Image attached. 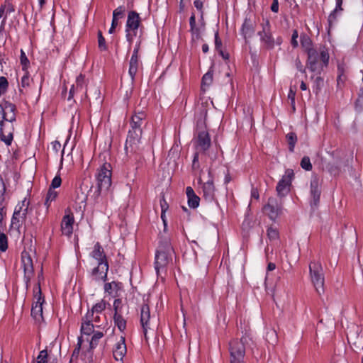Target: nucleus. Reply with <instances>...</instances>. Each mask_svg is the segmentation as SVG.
<instances>
[{
    "label": "nucleus",
    "instance_id": "nucleus-1",
    "mask_svg": "<svg viewBox=\"0 0 363 363\" xmlns=\"http://www.w3.org/2000/svg\"><path fill=\"white\" fill-rule=\"evenodd\" d=\"M15 106L8 101L0 103V140L10 145L12 139L11 124L16 120Z\"/></svg>",
    "mask_w": 363,
    "mask_h": 363
},
{
    "label": "nucleus",
    "instance_id": "nucleus-2",
    "mask_svg": "<svg viewBox=\"0 0 363 363\" xmlns=\"http://www.w3.org/2000/svg\"><path fill=\"white\" fill-rule=\"evenodd\" d=\"M145 118L143 113H138L132 116L131 130H129L125 144L126 152H135L138 149V145L142 135L141 125Z\"/></svg>",
    "mask_w": 363,
    "mask_h": 363
},
{
    "label": "nucleus",
    "instance_id": "nucleus-3",
    "mask_svg": "<svg viewBox=\"0 0 363 363\" xmlns=\"http://www.w3.org/2000/svg\"><path fill=\"white\" fill-rule=\"evenodd\" d=\"M174 250L169 241H164L160 244L155 254V270L159 274L169 265L172 260Z\"/></svg>",
    "mask_w": 363,
    "mask_h": 363
},
{
    "label": "nucleus",
    "instance_id": "nucleus-4",
    "mask_svg": "<svg viewBox=\"0 0 363 363\" xmlns=\"http://www.w3.org/2000/svg\"><path fill=\"white\" fill-rule=\"evenodd\" d=\"M262 30L258 31L257 35L259 37L261 46L265 49L272 50L275 45H280L282 43V38L273 36L271 30V26L267 19L263 21L261 23Z\"/></svg>",
    "mask_w": 363,
    "mask_h": 363
},
{
    "label": "nucleus",
    "instance_id": "nucleus-5",
    "mask_svg": "<svg viewBox=\"0 0 363 363\" xmlns=\"http://www.w3.org/2000/svg\"><path fill=\"white\" fill-rule=\"evenodd\" d=\"M141 23V18L138 13L134 11L128 12L125 23V38L129 43L130 49L134 39L138 36V29Z\"/></svg>",
    "mask_w": 363,
    "mask_h": 363
},
{
    "label": "nucleus",
    "instance_id": "nucleus-6",
    "mask_svg": "<svg viewBox=\"0 0 363 363\" xmlns=\"http://www.w3.org/2000/svg\"><path fill=\"white\" fill-rule=\"evenodd\" d=\"M97 187L99 193L107 191L111 186V165L104 162L100 165L96 174Z\"/></svg>",
    "mask_w": 363,
    "mask_h": 363
},
{
    "label": "nucleus",
    "instance_id": "nucleus-7",
    "mask_svg": "<svg viewBox=\"0 0 363 363\" xmlns=\"http://www.w3.org/2000/svg\"><path fill=\"white\" fill-rule=\"evenodd\" d=\"M249 341V337L244 336L230 343V363H244L245 347Z\"/></svg>",
    "mask_w": 363,
    "mask_h": 363
},
{
    "label": "nucleus",
    "instance_id": "nucleus-8",
    "mask_svg": "<svg viewBox=\"0 0 363 363\" xmlns=\"http://www.w3.org/2000/svg\"><path fill=\"white\" fill-rule=\"evenodd\" d=\"M311 280L318 294L324 292V274L319 262L313 261L309 264Z\"/></svg>",
    "mask_w": 363,
    "mask_h": 363
},
{
    "label": "nucleus",
    "instance_id": "nucleus-9",
    "mask_svg": "<svg viewBox=\"0 0 363 363\" xmlns=\"http://www.w3.org/2000/svg\"><path fill=\"white\" fill-rule=\"evenodd\" d=\"M34 302L31 308V315L38 322L43 319V304L44 298L42 296L40 284H38L33 289Z\"/></svg>",
    "mask_w": 363,
    "mask_h": 363
},
{
    "label": "nucleus",
    "instance_id": "nucleus-10",
    "mask_svg": "<svg viewBox=\"0 0 363 363\" xmlns=\"http://www.w3.org/2000/svg\"><path fill=\"white\" fill-rule=\"evenodd\" d=\"M28 201L24 199L21 203H18L14 210L11 218V227L19 230L26 219L28 212Z\"/></svg>",
    "mask_w": 363,
    "mask_h": 363
},
{
    "label": "nucleus",
    "instance_id": "nucleus-11",
    "mask_svg": "<svg viewBox=\"0 0 363 363\" xmlns=\"http://www.w3.org/2000/svg\"><path fill=\"white\" fill-rule=\"evenodd\" d=\"M264 211L271 220H275L282 214V205L277 199L269 198L267 203L264 206Z\"/></svg>",
    "mask_w": 363,
    "mask_h": 363
},
{
    "label": "nucleus",
    "instance_id": "nucleus-12",
    "mask_svg": "<svg viewBox=\"0 0 363 363\" xmlns=\"http://www.w3.org/2000/svg\"><path fill=\"white\" fill-rule=\"evenodd\" d=\"M294 176V171L291 169H286L284 174L278 182L276 188L279 196H284L289 192Z\"/></svg>",
    "mask_w": 363,
    "mask_h": 363
},
{
    "label": "nucleus",
    "instance_id": "nucleus-13",
    "mask_svg": "<svg viewBox=\"0 0 363 363\" xmlns=\"http://www.w3.org/2000/svg\"><path fill=\"white\" fill-rule=\"evenodd\" d=\"M301 43L302 47L307 51L308 55V68L312 72H315V65L312 61L315 50L312 48V42L311 38L307 35H302L301 36Z\"/></svg>",
    "mask_w": 363,
    "mask_h": 363
},
{
    "label": "nucleus",
    "instance_id": "nucleus-14",
    "mask_svg": "<svg viewBox=\"0 0 363 363\" xmlns=\"http://www.w3.org/2000/svg\"><path fill=\"white\" fill-rule=\"evenodd\" d=\"M195 145L197 152H205L211 145V139L208 132L203 130L198 133L195 140Z\"/></svg>",
    "mask_w": 363,
    "mask_h": 363
},
{
    "label": "nucleus",
    "instance_id": "nucleus-15",
    "mask_svg": "<svg viewBox=\"0 0 363 363\" xmlns=\"http://www.w3.org/2000/svg\"><path fill=\"white\" fill-rule=\"evenodd\" d=\"M108 270L107 262L98 263L97 267H94L91 272L92 279L95 281H105Z\"/></svg>",
    "mask_w": 363,
    "mask_h": 363
},
{
    "label": "nucleus",
    "instance_id": "nucleus-16",
    "mask_svg": "<svg viewBox=\"0 0 363 363\" xmlns=\"http://www.w3.org/2000/svg\"><path fill=\"white\" fill-rule=\"evenodd\" d=\"M127 352L125 337L121 336L118 342L115 344L113 349V354L116 360H123Z\"/></svg>",
    "mask_w": 363,
    "mask_h": 363
},
{
    "label": "nucleus",
    "instance_id": "nucleus-17",
    "mask_svg": "<svg viewBox=\"0 0 363 363\" xmlns=\"http://www.w3.org/2000/svg\"><path fill=\"white\" fill-rule=\"evenodd\" d=\"M255 24L250 19L246 18L241 27L240 33L243 36L245 43H248V40L255 33Z\"/></svg>",
    "mask_w": 363,
    "mask_h": 363
},
{
    "label": "nucleus",
    "instance_id": "nucleus-18",
    "mask_svg": "<svg viewBox=\"0 0 363 363\" xmlns=\"http://www.w3.org/2000/svg\"><path fill=\"white\" fill-rule=\"evenodd\" d=\"M199 182L201 184V188L203 191V196L207 201H212L215 199V187L213 185V182L212 180H208L205 183H201L199 179Z\"/></svg>",
    "mask_w": 363,
    "mask_h": 363
},
{
    "label": "nucleus",
    "instance_id": "nucleus-19",
    "mask_svg": "<svg viewBox=\"0 0 363 363\" xmlns=\"http://www.w3.org/2000/svg\"><path fill=\"white\" fill-rule=\"evenodd\" d=\"M150 307L147 304L145 303L142 305L140 308V323L143 327L145 335H146L147 330L150 328Z\"/></svg>",
    "mask_w": 363,
    "mask_h": 363
},
{
    "label": "nucleus",
    "instance_id": "nucleus-20",
    "mask_svg": "<svg viewBox=\"0 0 363 363\" xmlns=\"http://www.w3.org/2000/svg\"><path fill=\"white\" fill-rule=\"evenodd\" d=\"M86 86L85 78L82 74H79L75 84H73L69 90L68 100H70L75 94L83 91Z\"/></svg>",
    "mask_w": 363,
    "mask_h": 363
},
{
    "label": "nucleus",
    "instance_id": "nucleus-21",
    "mask_svg": "<svg viewBox=\"0 0 363 363\" xmlns=\"http://www.w3.org/2000/svg\"><path fill=\"white\" fill-rule=\"evenodd\" d=\"M74 221V217L72 215H66L63 217L61 229L64 235L69 236L72 233Z\"/></svg>",
    "mask_w": 363,
    "mask_h": 363
},
{
    "label": "nucleus",
    "instance_id": "nucleus-22",
    "mask_svg": "<svg viewBox=\"0 0 363 363\" xmlns=\"http://www.w3.org/2000/svg\"><path fill=\"white\" fill-rule=\"evenodd\" d=\"M91 256L94 259H96L98 263L102 262H107L104 250H103L102 247L98 242L94 245V250L91 253Z\"/></svg>",
    "mask_w": 363,
    "mask_h": 363
},
{
    "label": "nucleus",
    "instance_id": "nucleus-23",
    "mask_svg": "<svg viewBox=\"0 0 363 363\" xmlns=\"http://www.w3.org/2000/svg\"><path fill=\"white\" fill-rule=\"evenodd\" d=\"M311 194L313 197V204L317 205L320 196V190L317 179H314L311 182Z\"/></svg>",
    "mask_w": 363,
    "mask_h": 363
},
{
    "label": "nucleus",
    "instance_id": "nucleus-24",
    "mask_svg": "<svg viewBox=\"0 0 363 363\" xmlns=\"http://www.w3.org/2000/svg\"><path fill=\"white\" fill-rule=\"evenodd\" d=\"M36 363H57V359L52 358L47 350H43L39 352Z\"/></svg>",
    "mask_w": 363,
    "mask_h": 363
},
{
    "label": "nucleus",
    "instance_id": "nucleus-25",
    "mask_svg": "<svg viewBox=\"0 0 363 363\" xmlns=\"http://www.w3.org/2000/svg\"><path fill=\"white\" fill-rule=\"evenodd\" d=\"M13 12H14V7L11 3L6 2L2 5L0 8V18H3L2 23H5L8 16Z\"/></svg>",
    "mask_w": 363,
    "mask_h": 363
},
{
    "label": "nucleus",
    "instance_id": "nucleus-26",
    "mask_svg": "<svg viewBox=\"0 0 363 363\" xmlns=\"http://www.w3.org/2000/svg\"><path fill=\"white\" fill-rule=\"evenodd\" d=\"M207 116V110L205 108L203 104L201 106H198L196 108V118L197 119L198 124L203 125L205 123V120Z\"/></svg>",
    "mask_w": 363,
    "mask_h": 363
},
{
    "label": "nucleus",
    "instance_id": "nucleus-27",
    "mask_svg": "<svg viewBox=\"0 0 363 363\" xmlns=\"http://www.w3.org/2000/svg\"><path fill=\"white\" fill-rule=\"evenodd\" d=\"M21 262L26 273L33 272V262L27 252H23L21 255Z\"/></svg>",
    "mask_w": 363,
    "mask_h": 363
},
{
    "label": "nucleus",
    "instance_id": "nucleus-28",
    "mask_svg": "<svg viewBox=\"0 0 363 363\" xmlns=\"http://www.w3.org/2000/svg\"><path fill=\"white\" fill-rule=\"evenodd\" d=\"M139 64V58L135 57V56H131L129 63L128 73L132 80L134 79V77L138 72Z\"/></svg>",
    "mask_w": 363,
    "mask_h": 363
},
{
    "label": "nucleus",
    "instance_id": "nucleus-29",
    "mask_svg": "<svg viewBox=\"0 0 363 363\" xmlns=\"http://www.w3.org/2000/svg\"><path fill=\"white\" fill-rule=\"evenodd\" d=\"M24 73L21 79V88L20 91L21 93L23 92V89L27 91V89L30 86L31 82H33L32 79L30 77L28 71H23Z\"/></svg>",
    "mask_w": 363,
    "mask_h": 363
},
{
    "label": "nucleus",
    "instance_id": "nucleus-30",
    "mask_svg": "<svg viewBox=\"0 0 363 363\" xmlns=\"http://www.w3.org/2000/svg\"><path fill=\"white\" fill-rule=\"evenodd\" d=\"M94 324L85 321V319L83 318L82 325H81V332L83 335H90L94 332Z\"/></svg>",
    "mask_w": 363,
    "mask_h": 363
},
{
    "label": "nucleus",
    "instance_id": "nucleus-31",
    "mask_svg": "<svg viewBox=\"0 0 363 363\" xmlns=\"http://www.w3.org/2000/svg\"><path fill=\"white\" fill-rule=\"evenodd\" d=\"M113 320L115 325L117 326L120 331L123 332L125 330L126 328V320L123 318L122 313L114 314Z\"/></svg>",
    "mask_w": 363,
    "mask_h": 363
},
{
    "label": "nucleus",
    "instance_id": "nucleus-32",
    "mask_svg": "<svg viewBox=\"0 0 363 363\" xmlns=\"http://www.w3.org/2000/svg\"><path fill=\"white\" fill-rule=\"evenodd\" d=\"M189 24L190 31L191 33L192 37L194 38H199L200 35V32L199 28H197L196 26V17L194 13H192L189 18Z\"/></svg>",
    "mask_w": 363,
    "mask_h": 363
},
{
    "label": "nucleus",
    "instance_id": "nucleus-33",
    "mask_svg": "<svg viewBox=\"0 0 363 363\" xmlns=\"http://www.w3.org/2000/svg\"><path fill=\"white\" fill-rule=\"evenodd\" d=\"M85 321H89L93 324H97L101 322V315L95 313L94 312L88 311L84 317ZM96 327H98L97 325H94Z\"/></svg>",
    "mask_w": 363,
    "mask_h": 363
},
{
    "label": "nucleus",
    "instance_id": "nucleus-34",
    "mask_svg": "<svg viewBox=\"0 0 363 363\" xmlns=\"http://www.w3.org/2000/svg\"><path fill=\"white\" fill-rule=\"evenodd\" d=\"M106 302L104 300H101L100 301L94 304L89 311L101 315L103 313V311L106 309Z\"/></svg>",
    "mask_w": 363,
    "mask_h": 363
},
{
    "label": "nucleus",
    "instance_id": "nucleus-35",
    "mask_svg": "<svg viewBox=\"0 0 363 363\" xmlns=\"http://www.w3.org/2000/svg\"><path fill=\"white\" fill-rule=\"evenodd\" d=\"M57 195H58L57 191H56L54 189L50 188L48 191V194H47L45 204L48 207H49L50 203L56 199Z\"/></svg>",
    "mask_w": 363,
    "mask_h": 363
},
{
    "label": "nucleus",
    "instance_id": "nucleus-36",
    "mask_svg": "<svg viewBox=\"0 0 363 363\" xmlns=\"http://www.w3.org/2000/svg\"><path fill=\"white\" fill-rule=\"evenodd\" d=\"M104 336V333L101 331H96L93 333V335L90 340V347L94 348L98 345L99 340Z\"/></svg>",
    "mask_w": 363,
    "mask_h": 363
},
{
    "label": "nucleus",
    "instance_id": "nucleus-37",
    "mask_svg": "<svg viewBox=\"0 0 363 363\" xmlns=\"http://www.w3.org/2000/svg\"><path fill=\"white\" fill-rule=\"evenodd\" d=\"M286 140L289 145V150L293 152L297 141L296 135L294 133H289L286 135Z\"/></svg>",
    "mask_w": 363,
    "mask_h": 363
},
{
    "label": "nucleus",
    "instance_id": "nucleus-38",
    "mask_svg": "<svg viewBox=\"0 0 363 363\" xmlns=\"http://www.w3.org/2000/svg\"><path fill=\"white\" fill-rule=\"evenodd\" d=\"M20 61L21 64L22 65V70L23 71H27V69L29 66L30 62L24 52L23 50H21V56H20Z\"/></svg>",
    "mask_w": 363,
    "mask_h": 363
},
{
    "label": "nucleus",
    "instance_id": "nucleus-39",
    "mask_svg": "<svg viewBox=\"0 0 363 363\" xmlns=\"http://www.w3.org/2000/svg\"><path fill=\"white\" fill-rule=\"evenodd\" d=\"M8 249V238L3 233H0V251L4 252Z\"/></svg>",
    "mask_w": 363,
    "mask_h": 363
},
{
    "label": "nucleus",
    "instance_id": "nucleus-40",
    "mask_svg": "<svg viewBox=\"0 0 363 363\" xmlns=\"http://www.w3.org/2000/svg\"><path fill=\"white\" fill-rule=\"evenodd\" d=\"M335 1H336V6H335V9L333 11V12L330 13V15L329 16L330 21H331L332 19H335L336 13L342 11V0H335Z\"/></svg>",
    "mask_w": 363,
    "mask_h": 363
},
{
    "label": "nucleus",
    "instance_id": "nucleus-41",
    "mask_svg": "<svg viewBox=\"0 0 363 363\" xmlns=\"http://www.w3.org/2000/svg\"><path fill=\"white\" fill-rule=\"evenodd\" d=\"M6 186L1 177L0 176V207L5 201Z\"/></svg>",
    "mask_w": 363,
    "mask_h": 363
},
{
    "label": "nucleus",
    "instance_id": "nucleus-42",
    "mask_svg": "<svg viewBox=\"0 0 363 363\" xmlns=\"http://www.w3.org/2000/svg\"><path fill=\"white\" fill-rule=\"evenodd\" d=\"M199 197L197 196L196 194L193 196L188 197V204L189 206L192 208H196L199 205Z\"/></svg>",
    "mask_w": 363,
    "mask_h": 363
},
{
    "label": "nucleus",
    "instance_id": "nucleus-43",
    "mask_svg": "<svg viewBox=\"0 0 363 363\" xmlns=\"http://www.w3.org/2000/svg\"><path fill=\"white\" fill-rule=\"evenodd\" d=\"M125 11V10L124 6H118L113 12V18L116 19L118 21V18H123Z\"/></svg>",
    "mask_w": 363,
    "mask_h": 363
},
{
    "label": "nucleus",
    "instance_id": "nucleus-44",
    "mask_svg": "<svg viewBox=\"0 0 363 363\" xmlns=\"http://www.w3.org/2000/svg\"><path fill=\"white\" fill-rule=\"evenodd\" d=\"M98 44L101 50H106L107 49L105 38L101 31L98 32Z\"/></svg>",
    "mask_w": 363,
    "mask_h": 363
},
{
    "label": "nucleus",
    "instance_id": "nucleus-45",
    "mask_svg": "<svg viewBox=\"0 0 363 363\" xmlns=\"http://www.w3.org/2000/svg\"><path fill=\"white\" fill-rule=\"evenodd\" d=\"M301 166L303 169H304L306 171L311 170L312 169V164L311 163L309 157H303L301 162Z\"/></svg>",
    "mask_w": 363,
    "mask_h": 363
},
{
    "label": "nucleus",
    "instance_id": "nucleus-46",
    "mask_svg": "<svg viewBox=\"0 0 363 363\" xmlns=\"http://www.w3.org/2000/svg\"><path fill=\"white\" fill-rule=\"evenodd\" d=\"M213 81V75L210 72L206 73L202 78V85L203 86H208L211 84Z\"/></svg>",
    "mask_w": 363,
    "mask_h": 363
},
{
    "label": "nucleus",
    "instance_id": "nucleus-47",
    "mask_svg": "<svg viewBox=\"0 0 363 363\" xmlns=\"http://www.w3.org/2000/svg\"><path fill=\"white\" fill-rule=\"evenodd\" d=\"M114 314L122 313V301L116 299L113 302Z\"/></svg>",
    "mask_w": 363,
    "mask_h": 363
},
{
    "label": "nucleus",
    "instance_id": "nucleus-48",
    "mask_svg": "<svg viewBox=\"0 0 363 363\" xmlns=\"http://www.w3.org/2000/svg\"><path fill=\"white\" fill-rule=\"evenodd\" d=\"M267 235L270 240H276L279 237V233L276 228H269L267 230Z\"/></svg>",
    "mask_w": 363,
    "mask_h": 363
},
{
    "label": "nucleus",
    "instance_id": "nucleus-49",
    "mask_svg": "<svg viewBox=\"0 0 363 363\" xmlns=\"http://www.w3.org/2000/svg\"><path fill=\"white\" fill-rule=\"evenodd\" d=\"M61 183H62V179H61L60 177L57 175L53 178L50 188L54 189L56 188H58L60 186Z\"/></svg>",
    "mask_w": 363,
    "mask_h": 363
},
{
    "label": "nucleus",
    "instance_id": "nucleus-50",
    "mask_svg": "<svg viewBox=\"0 0 363 363\" xmlns=\"http://www.w3.org/2000/svg\"><path fill=\"white\" fill-rule=\"evenodd\" d=\"M8 80L4 77H0V91L5 93L8 89Z\"/></svg>",
    "mask_w": 363,
    "mask_h": 363
},
{
    "label": "nucleus",
    "instance_id": "nucleus-51",
    "mask_svg": "<svg viewBox=\"0 0 363 363\" xmlns=\"http://www.w3.org/2000/svg\"><path fill=\"white\" fill-rule=\"evenodd\" d=\"M320 60L322 61L324 66H327L329 62V54L325 50H322L320 52Z\"/></svg>",
    "mask_w": 363,
    "mask_h": 363
},
{
    "label": "nucleus",
    "instance_id": "nucleus-52",
    "mask_svg": "<svg viewBox=\"0 0 363 363\" xmlns=\"http://www.w3.org/2000/svg\"><path fill=\"white\" fill-rule=\"evenodd\" d=\"M116 287L117 284L114 281L111 283H106L104 285V291L108 294H111Z\"/></svg>",
    "mask_w": 363,
    "mask_h": 363
},
{
    "label": "nucleus",
    "instance_id": "nucleus-53",
    "mask_svg": "<svg viewBox=\"0 0 363 363\" xmlns=\"http://www.w3.org/2000/svg\"><path fill=\"white\" fill-rule=\"evenodd\" d=\"M295 96L296 91L291 88L288 94V99L291 101V106L294 110L295 109Z\"/></svg>",
    "mask_w": 363,
    "mask_h": 363
},
{
    "label": "nucleus",
    "instance_id": "nucleus-54",
    "mask_svg": "<svg viewBox=\"0 0 363 363\" xmlns=\"http://www.w3.org/2000/svg\"><path fill=\"white\" fill-rule=\"evenodd\" d=\"M221 46H222V42H221V40L219 38L218 32L216 31L215 33V47H216V49L220 51V50H221Z\"/></svg>",
    "mask_w": 363,
    "mask_h": 363
},
{
    "label": "nucleus",
    "instance_id": "nucleus-55",
    "mask_svg": "<svg viewBox=\"0 0 363 363\" xmlns=\"http://www.w3.org/2000/svg\"><path fill=\"white\" fill-rule=\"evenodd\" d=\"M298 37V34L296 30H294L293 31L292 37H291V43L294 48H296L298 46V41L297 38Z\"/></svg>",
    "mask_w": 363,
    "mask_h": 363
},
{
    "label": "nucleus",
    "instance_id": "nucleus-56",
    "mask_svg": "<svg viewBox=\"0 0 363 363\" xmlns=\"http://www.w3.org/2000/svg\"><path fill=\"white\" fill-rule=\"evenodd\" d=\"M194 6L201 12V18H203V2L200 0H195L194 2Z\"/></svg>",
    "mask_w": 363,
    "mask_h": 363
},
{
    "label": "nucleus",
    "instance_id": "nucleus-57",
    "mask_svg": "<svg viewBox=\"0 0 363 363\" xmlns=\"http://www.w3.org/2000/svg\"><path fill=\"white\" fill-rule=\"evenodd\" d=\"M118 24V21L116 19L113 18L112 23H111V26L108 30V33L110 34H112L114 33L115 28L117 27Z\"/></svg>",
    "mask_w": 363,
    "mask_h": 363
},
{
    "label": "nucleus",
    "instance_id": "nucleus-58",
    "mask_svg": "<svg viewBox=\"0 0 363 363\" xmlns=\"http://www.w3.org/2000/svg\"><path fill=\"white\" fill-rule=\"evenodd\" d=\"M271 10L274 12V13H277L278 11H279V2L278 1H274L273 0V3L271 6Z\"/></svg>",
    "mask_w": 363,
    "mask_h": 363
},
{
    "label": "nucleus",
    "instance_id": "nucleus-59",
    "mask_svg": "<svg viewBox=\"0 0 363 363\" xmlns=\"http://www.w3.org/2000/svg\"><path fill=\"white\" fill-rule=\"evenodd\" d=\"M296 68L301 72H305V69L299 60H296Z\"/></svg>",
    "mask_w": 363,
    "mask_h": 363
},
{
    "label": "nucleus",
    "instance_id": "nucleus-60",
    "mask_svg": "<svg viewBox=\"0 0 363 363\" xmlns=\"http://www.w3.org/2000/svg\"><path fill=\"white\" fill-rule=\"evenodd\" d=\"M186 193L187 198L190 197V196H193L194 195H195L194 191L190 186H188L186 188Z\"/></svg>",
    "mask_w": 363,
    "mask_h": 363
},
{
    "label": "nucleus",
    "instance_id": "nucleus-61",
    "mask_svg": "<svg viewBox=\"0 0 363 363\" xmlns=\"http://www.w3.org/2000/svg\"><path fill=\"white\" fill-rule=\"evenodd\" d=\"M81 344H82V342H81V340L79 338V341H78L77 347L73 351V354H72L73 356L78 355V354L79 352V350H80Z\"/></svg>",
    "mask_w": 363,
    "mask_h": 363
},
{
    "label": "nucleus",
    "instance_id": "nucleus-62",
    "mask_svg": "<svg viewBox=\"0 0 363 363\" xmlns=\"http://www.w3.org/2000/svg\"><path fill=\"white\" fill-rule=\"evenodd\" d=\"M140 49V43L135 45L132 56H135V57H138V52Z\"/></svg>",
    "mask_w": 363,
    "mask_h": 363
},
{
    "label": "nucleus",
    "instance_id": "nucleus-63",
    "mask_svg": "<svg viewBox=\"0 0 363 363\" xmlns=\"http://www.w3.org/2000/svg\"><path fill=\"white\" fill-rule=\"evenodd\" d=\"M317 59H318L317 53L315 51V54L313 55V57L312 59V61H313V62L315 65V71H317L318 69V63H317Z\"/></svg>",
    "mask_w": 363,
    "mask_h": 363
},
{
    "label": "nucleus",
    "instance_id": "nucleus-64",
    "mask_svg": "<svg viewBox=\"0 0 363 363\" xmlns=\"http://www.w3.org/2000/svg\"><path fill=\"white\" fill-rule=\"evenodd\" d=\"M275 268H276V265H275V264H274L272 262H269L267 265L268 271H273L274 269H275Z\"/></svg>",
    "mask_w": 363,
    "mask_h": 363
}]
</instances>
